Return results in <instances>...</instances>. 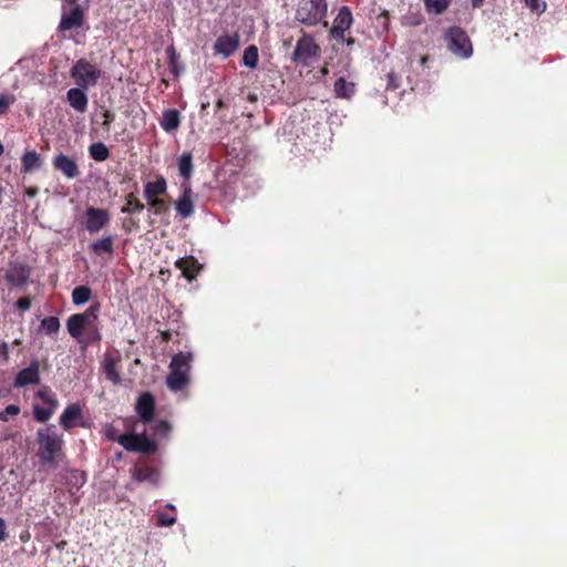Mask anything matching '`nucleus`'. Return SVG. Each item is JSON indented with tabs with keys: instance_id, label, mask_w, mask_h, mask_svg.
<instances>
[{
	"instance_id": "obj_1",
	"label": "nucleus",
	"mask_w": 567,
	"mask_h": 567,
	"mask_svg": "<svg viewBox=\"0 0 567 567\" xmlns=\"http://www.w3.org/2000/svg\"><path fill=\"white\" fill-rule=\"evenodd\" d=\"M39 443L38 456L44 464H54L61 457L63 435L59 434L54 425L40 429L37 433Z\"/></svg>"
},
{
	"instance_id": "obj_2",
	"label": "nucleus",
	"mask_w": 567,
	"mask_h": 567,
	"mask_svg": "<svg viewBox=\"0 0 567 567\" xmlns=\"http://www.w3.org/2000/svg\"><path fill=\"white\" fill-rule=\"evenodd\" d=\"M193 361L192 352L176 353L169 363V373L166 378V384L173 392L183 390L190 380V367Z\"/></svg>"
},
{
	"instance_id": "obj_3",
	"label": "nucleus",
	"mask_w": 567,
	"mask_h": 567,
	"mask_svg": "<svg viewBox=\"0 0 567 567\" xmlns=\"http://www.w3.org/2000/svg\"><path fill=\"white\" fill-rule=\"evenodd\" d=\"M104 435L111 441H117L126 451L152 454L156 451V444L144 434L118 435L117 430L111 425L105 426Z\"/></svg>"
},
{
	"instance_id": "obj_4",
	"label": "nucleus",
	"mask_w": 567,
	"mask_h": 567,
	"mask_svg": "<svg viewBox=\"0 0 567 567\" xmlns=\"http://www.w3.org/2000/svg\"><path fill=\"white\" fill-rule=\"evenodd\" d=\"M328 4L326 0H299L296 19L306 25H316L326 19Z\"/></svg>"
},
{
	"instance_id": "obj_5",
	"label": "nucleus",
	"mask_w": 567,
	"mask_h": 567,
	"mask_svg": "<svg viewBox=\"0 0 567 567\" xmlns=\"http://www.w3.org/2000/svg\"><path fill=\"white\" fill-rule=\"evenodd\" d=\"M70 74L78 87L89 90L97 84L101 70L85 59H80L70 70Z\"/></svg>"
},
{
	"instance_id": "obj_6",
	"label": "nucleus",
	"mask_w": 567,
	"mask_h": 567,
	"mask_svg": "<svg viewBox=\"0 0 567 567\" xmlns=\"http://www.w3.org/2000/svg\"><path fill=\"white\" fill-rule=\"evenodd\" d=\"M445 42L450 52L461 59L473 54V47L467 34L460 28H451L445 33Z\"/></svg>"
},
{
	"instance_id": "obj_7",
	"label": "nucleus",
	"mask_w": 567,
	"mask_h": 567,
	"mask_svg": "<svg viewBox=\"0 0 567 567\" xmlns=\"http://www.w3.org/2000/svg\"><path fill=\"white\" fill-rule=\"evenodd\" d=\"M35 398L42 401L41 404L33 405V415L38 422L44 423L51 419L59 406V401L49 386H41L35 393Z\"/></svg>"
},
{
	"instance_id": "obj_8",
	"label": "nucleus",
	"mask_w": 567,
	"mask_h": 567,
	"mask_svg": "<svg viewBox=\"0 0 567 567\" xmlns=\"http://www.w3.org/2000/svg\"><path fill=\"white\" fill-rule=\"evenodd\" d=\"M320 54V49L316 44L312 37L303 34L297 42L293 50V60L303 65H308L310 61L317 60Z\"/></svg>"
},
{
	"instance_id": "obj_9",
	"label": "nucleus",
	"mask_w": 567,
	"mask_h": 567,
	"mask_svg": "<svg viewBox=\"0 0 567 567\" xmlns=\"http://www.w3.org/2000/svg\"><path fill=\"white\" fill-rule=\"evenodd\" d=\"M95 319L96 309L90 308L83 313H76L71 316L68 319L66 329L74 339L81 341L84 329L91 326Z\"/></svg>"
},
{
	"instance_id": "obj_10",
	"label": "nucleus",
	"mask_w": 567,
	"mask_h": 567,
	"mask_svg": "<svg viewBox=\"0 0 567 567\" xmlns=\"http://www.w3.org/2000/svg\"><path fill=\"white\" fill-rule=\"evenodd\" d=\"M84 226L91 234L99 233L110 223V214L106 209L89 207L84 214Z\"/></svg>"
},
{
	"instance_id": "obj_11",
	"label": "nucleus",
	"mask_w": 567,
	"mask_h": 567,
	"mask_svg": "<svg viewBox=\"0 0 567 567\" xmlns=\"http://www.w3.org/2000/svg\"><path fill=\"white\" fill-rule=\"evenodd\" d=\"M353 18L348 7L340 8L337 17L333 20V24L330 34L333 39L339 42H344V33L352 25Z\"/></svg>"
},
{
	"instance_id": "obj_12",
	"label": "nucleus",
	"mask_w": 567,
	"mask_h": 567,
	"mask_svg": "<svg viewBox=\"0 0 567 567\" xmlns=\"http://www.w3.org/2000/svg\"><path fill=\"white\" fill-rule=\"evenodd\" d=\"M40 383V363L34 360L29 367L20 370L13 381L14 388H24Z\"/></svg>"
},
{
	"instance_id": "obj_13",
	"label": "nucleus",
	"mask_w": 567,
	"mask_h": 567,
	"mask_svg": "<svg viewBox=\"0 0 567 567\" xmlns=\"http://www.w3.org/2000/svg\"><path fill=\"white\" fill-rule=\"evenodd\" d=\"M59 423L66 431L78 425L84 426L81 405L79 403L69 404L60 415Z\"/></svg>"
},
{
	"instance_id": "obj_14",
	"label": "nucleus",
	"mask_w": 567,
	"mask_h": 567,
	"mask_svg": "<svg viewBox=\"0 0 567 567\" xmlns=\"http://www.w3.org/2000/svg\"><path fill=\"white\" fill-rule=\"evenodd\" d=\"M239 47V35L237 33H226L217 38L214 44V52L223 58H228L235 53Z\"/></svg>"
},
{
	"instance_id": "obj_15",
	"label": "nucleus",
	"mask_w": 567,
	"mask_h": 567,
	"mask_svg": "<svg viewBox=\"0 0 567 567\" xmlns=\"http://www.w3.org/2000/svg\"><path fill=\"white\" fill-rule=\"evenodd\" d=\"M52 164L56 171L62 173L69 179H73L80 174L76 162L62 153L54 157Z\"/></svg>"
},
{
	"instance_id": "obj_16",
	"label": "nucleus",
	"mask_w": 567,
	"mask_h": 567,
	"mask_svg": "<svg viewBox=\"0 0 567 567\" xmlns=\"http://www.w3.org/2000/svg\"><path fill=\"white\" fill-rule=\"evenodd\" d=\"M177 214L188 218L194 214L193 192L188 185H183V193L175 203Z\"/></svg>"
},
{
	"instance_id": "obj_17",
	"label": "nucleus",
	"mask_w": 567,
	"mask_h": 567,
	"mask_svg": "<svg viewBox=\"0 0 567 567\" xmlns=\"http://www.w3.org/2000/svg\"><path fill=\"white\" fill-rule=\"evenodd\" d=\"M85 89L72 87L66 92V101L76 112L84 113L87 110L89 99Z\"/></svg>"
},
{
	"instance_id": "obj_18",
	"label": "nucleus",
	"mask_w": 567,
	"mask_h": 567,
	"mask_svg": "<svg viewBox=\"0 0 567 567\" xmlns=\"http://www.w3.org/2000/svg\"><path fill=\"white\" fill-rule=\"evenodd\" d=\"M83 24V12L79 6L74 7L70 12H63L60 21V30L68 31L73 28H80Z\"/></svg>"
},
{
	"instance_id": "obj_19",
	"label": "nucleus",
	"mask_w": 567,
	"mask_h": 567,
	"mask_svg": "<svg viewBox=\"0 0 567 567\" xmlns=\"http://www.w3.org/2000/svg\"><path fill=\"white\" fill-rule=\"evenodd\" d=\"M175 265L189 281L193 280L202 269V266L194 257L179 258L176 260Z\"/></svg>"
},
{
	"instance_id": "obj_20",
	"label": "nucleus",
	"mask_w": 567,
	"mask_h": 567,
	"mask_svg": "<svg viewBox=\"0 0 567 567\" xmlns=\"http://www.w3.org/2000/svg\"><path fill=\"white\" fill-rule=\"evenodd\" d=\"M136 411L144 422H150L154 413V400L151 394H142L136 403Z\"/></svg>"
},
{
	"instance_id": "obj_21",
	"label": "nucleus",
	"mask_w": 567,
	"mask_h": 567,
	"mask_svg": "<svg viewBox=\"0 0 567 567\" xmlns=\"http://www.w3.org/2000/svg\"><path fill=\"white\" fill-rule=\"evenodd\" d=\"M132 477L137 482L156 484L159 480V473L157 470L150 466H136L132 470Z\"/></svg>"
},
{
	"instance_id": "obj_22",
	"label": "nucleus",
	"mask_w": 567,
	"mask_h": 567,
	"mask_svg": "<svg viewBox=\"0 0 567 567\" xmlns=\"http://www.w3.org/2000/svg\"><path fill=\"white\" fill-rule=\"evenodd\" d=\"M159 124L161 127L167 133L176 131L181 125L179 112L177 110L165 111Z\"/></svg>"
},
{
	"instance_id": "obj_23",
	"label": "nucleus",
	"mask_w": 567,
	"mask_h": 567,
	"mask_svg": "<svg viewBox=\"0 0 567 567\" xmlns=\"http://www.w3.org/2000/svg\"><path fill=\"white\" fill-rule=\"evenodd\" d=\"M42 165L40 155L34 150L25 151L21 157L22 171L25 173L39 169Z\"/></svg>"
},
{
	"instance_id": "obj_24",
	"label": "nucleus",
	"mask_w": 567,
	"mask_h": 567,
	"mask_svg": "<svg viewBox=\"0 0 567 567\" xmlns=\"http://www.w3.org/2000/svg\"><path fill=\"white\" fill-rule=\"evenodd\" d=\"M167 185L164 178H158L154 182H148L144 188V197L146 200L158 198L166 192Z\"/></svg>"
},
{
	"instance_id": "obj_25",
	"label": "nucleus",
	"mask_w": 567,
	"mask_h": 567,
	"mask_svg": "<svg viewBox=\"0 0 567 567\" xmlns=\"http://www.w3.org/2000/svg\"><path fill=\"white\" fill-rule=\"evenodd\" d=\"M334 92L338 97L349 99L354 94V84L340 78L334 83Z\"/></svg>"
},
{
	"instance_id": "obj_26",
	"label": "nucleus",
	"mask_w": 567,
	"mask_h": 567,
	"mask_svg": "<svg viewBox=\"0 0 567 567\" xmlns=\"http://www.w3.org/2000/svg\"><path fill=\"white\" fill-rule=\"evenodd\" d=\"M103 371L107 380L114 384L121 381L120 374L116 371V361L114 358L106 357L103 362Z\"/></svg>"
},
{
	"instance_id": "obj_27",
	"label": "nucleus",
	"mask_w": 567,
	"mask_h": 567,
	"mask_svg": "<svg viewBox=\"0 0 567 567\" xmlns=\"http://www.w3.org/2000/svg\"><path fill=\"white\" fill-rule=\"evenodd\" d=\"M91 249L95 255L112 254L113 252V239L111 236L103 237L91 244Z\"/></svg>"
},
{
	"instance_id": "obj_28",
	"label": "nucleus",
	"mask_w": 567,
	"mask_h": 567,
	"mask_svg": "<svg viewBox=\"0 0 567 567\" xmlns=\"http://www.w3.org/2000/svg\"><path fill=\"white\" fill-rule=\"evenodd\" d=\"M178 171L184 178H189L193 173V156L190 153H183L178 159Z\"/></svg>"
},
{
	"instance_id": "obj_29",
	"label": "nucleus",
	"mask_w": 567,
	"mask_h": 567,
	"mask_svg": "<svg viewBox=\"0 0 567 567\" xmlns=\"http://www.w3.org/2000/svg\"><path fill=\"white\" fill-rule=\"evenodd\" d=\"M28 272L22 267H13L7 274V279L14 286H21L27 281Z\"/></svg>"
},
{
	"instance_id": "obj_30",
	"label": "nucleus",
	"mask_w": 567,
	"mask_h": 567,
	"mask_svg": "<svg viewBox=\"0 0 567 567\" xmlns=\"http://www.w3.org/2000/svg\"><path fill=\"white\" fill-rule=\"evenodd\" d=\"M451 0H424L425 9L431 14H441L450 6Z\"/></svg>"
},
{
	"instance_id": "obj_31",
	"label": "nucleus",
	"mask_w": 567,
	"mask_h": 567,
	"mask_svg": "<svg viewBox=\"0 0 567 567\" xmlns=\"http://www.w3.org/2000/svg\"><path fill=\"white\" fill-rule=\"evenodd\" d=\"M259 61L258 49L255 45H250L245 49L243 54V64L247 68L255 69Z\"/></svg>"
},
{
	"instance_id": "obj_32",
	"label": "nucleus",
	"mask_w": 567,
	"mask_h": 567,
	"mask_svg": "<svg viewBox=\"0 0 567 567\" xmlns=\"http://www.w3.org/2000/svg\"><path fill=\"white\" fill-rule=\"evenodd\" d=\"M91 289L86 286L75 287L72 291V301L74 305L80 306L87 302L91 298Z\"/></svg>"
},
{
	"instance_id": "obj_33",
	"label": "nucleus",
	"mask_w": 567,
	"mask_h": 567,
	"mask_svg": "<svg viewBox=\"0 0 567 567\" xmlns=\"http://www.w3.org/2000/svg\"><path fill=\"white\" fill-rule=\"evenodd\" d=\"M90 155L93 159L103 162L109 157V150L103 143H94L90 146Z\"/></svg>"
},
{
	"instance_id": "obj_34",
	"label": "nucleus",
	"mask_w": 567,
	"mask_h": 567,
	"mask_svg": "<svg viewBox=\"0 0 567 567\" xmlns=\"http://www.w3.org/2000/svg\"><path fill=\"white\" fill-rule=\"evenodd\" d=\"M41 329L47 334L56 333L60 329V321L56 317H47L41 321Z\"/></svg>"
},
{
	"instance_id": "obj_35",
	"label": "nucleus",
	"mask_w": 567,
	"mask_h": 567,
	"mask_svg": "<svg viewBox=\"0 0 567 567\" xmlns=\"http://www.w3.org/2000/svg\"><path fill=\"white\" fill-rule=\"evenodd\" d=\"M147 204H148L151 210L155 215L165 213L168 208L167 205L165 204V202L161 198H154V199L147 200Z\"/></svg>"
},
{
	"instance_id": "obj_36",
	"label": "nucleus",
	"mask_w": 567,
	"mask_h": 567,
	"mask_svg": "<svg viewBox=\"0 0 567 567\" xmlns=\"http://www.w3.org/2000/svg\"><path fill=\"white\" fill-rule=\"evenodd\" d=\"M525 4L536 14H542L547 8L546 2L543 0H525Z\"/></svg>"
},
{
	"instance_id": "obj_37",
	"label": "nucleus",
	"mask_w": 567,
	"mask_h": 567,
	"mask_svg": "<svg viewBox=\"0 0 567 567\" xmlns=\"http://www.w3.org/2000/svg\"><path fill=\"white\" fill-rule=\"evenodd\" d=\"M144 209V205L137 200L128 199L125 207L122 208L124 214L141 213Z\"/></svg>"
},
{
	"instance_id": "obj_38",
	"label": "nucleus",
	"mask_w": 567,
	"mask_h": 567,
	"mask_svg": "<svg viewBox=\"0 0 567 567\" xmlns=\"http://www.w3.org/2000/svg\"><path fill=\"white\" fill-rule=\"evenodd\" d=\"M14 101L16 97L12 94H0V114L6 113Z\"/></svg>"
},
{
	"instance_id": "obj_39",
	"label": "nucleus",
	"mask_w": 567,
	"mask_h": 567,
	"mask_svg": "<svg viewBox=\"0 0 567 567\" xmlns=\"http://www.w3.org/2000/svg\"><path fill=\"white\" fill-rule=\"evenodd\" d=\"M19 413L20 408L16 404H10L2 412H0V420L7 422L11 416H16Z\"/></svg>"
},
{
	"instance_id": "obj_40",
	"label": "nucleus",
	"mask_w": 567,
	"mask_h": 567,
	"mask_svg": "<svg viewBox=\"0 0 567 567\" xmlns=\"http://www.w3.org/2000/svg\"><path fill=\"white\" fill-rule=\"evenodd\" d=\"M176 518L174 516H167L166 514H161L158 516V525L161 526H172L175 523Z\"/></svg>"
},
{
	"instance_id": "obj_41",
	"label": "nucleus",
	"mask_w": 567,
	"mask_h": 567,
	"mask_svg": "<svg viewBox=\"0 0 567 567\" xmlns=\"http://www.w3.org/2000/svg\"><path fill=\"white\" fill-rule=\"evenodd\" d=\"M17 308L22 310V311H27L30 309L31 307V300L30 298L28 297H24V298H20L17 303H16Z\"/></svg>"
},
{
	"instance_id": "obj_42",
	"label": "nucleus",
	"mask_w": 567,
	"mask_h": 567,
	"mask_svg": "<svg viewBox=\"0 0 567 567\" xmlns=\"http://www.w3.org/2000/svg\"><path fill=\"white\" fill-rule=\"evenodd\" d=\"M171 431V426L167 422L162 421L156 425V432L159 435H166Z\"/></svg>"
},
{
	"instance_id": "obj_43",
	"label": "nucleus",
	"mask_w": 567,
	"mask_h": 567,
	"mask_svg": "<svg viewBox=\"0 0 567 567\" xmlns=\"http://www.w3.org/2000/svg\"><path fill=\"white\" fill-rule=\"evenodd\" d=\"M0 355H2L4 360L8 359V344L6 342L0 344Z\"/></svg>"
},
{
	"instance_id": "obj_44",
	"label": "nucleus",
	"mask_w": 567,
	"mask_h": 567,
	"mask_svg": "<svg viewBox=\"0 0 567 567\" xmlns=\"http://www.w3.org/2000/svg\"><path fill=\"white\" fill-rule=\"evenodd\" d=\"M6 537V523L2 518H0V540H3Z\"/></svg>"
},
{
	"instance_id": "obj_45",
	"label": "nucleus",
	"mask_w": 567,
	"mask_h": 567,
	"mask_svg": "<svg viewBox=\"0 0 567 567\" xmlns=\"http://www.w3.org/2000/svg\"><path fill=\"white\" fill-rule=\"evenodd\" d=\"M388 78H389L388 87L396 89V87H398V84H396V83H395V81H394V78H395V76H394V74L390 73V74L388 75Z\"/></svg>"
},
{
	"instance_id": "obj_46",
	"label": "nucleus",
	"mask_w": 567,
	"mask_h": 567,
	"mask_svg": "<svg viewBox=\"0 0 567 567\" xmlns=\"http://www.w3.org/2000/svg\"><path fill=\"white\" fill-rule=\"evenodd\" d=\"M484 0H472L473 7H481L483 4Z\"/></svg>"
},
{
	"instance_id": "obj_47",
	"label": "nucleus",
	"mask_w": 567,
	"mask_h": 567,
	"mask_svg": "<svg viewBox=\"0 0 567 567\" xmlns=\"http://www.w3.org/2000/svg\"><path fill=\"white\" fill-rule=\"evenodd\" d=\"M421 23V20L419 17H416L415 19H412V21L410 22V24H413V25H417Z\"/></svg>"
},
{
	"instance_id": "obj_48",
	"label": "nucleus",
	"mask_w": 567,
	"mask_h": 567,
	"mask_svg": "<svg viewBox=\"0 0 567 567\" xmlns=\"http://www.w3.org/2000/svg\"><path fill=\"white\" fill-rule=\"evenodd\" d=\"M3 153V145L0 143V155Z\"/></svg>"
},
{
	"instance_id": "obj_49",
	"label": "nucleus",
	"mask_w": 567,
	"mask_h": 567,
	"mask_svg": "<svg viewBox=\"0 0 567 567\" xmlns=\"http://www.w3.org/2000/svg\"><path fill=\"white\" fill-rule=\"evenodd\" d=\"M168 508H171V509H175V506H174V505H172V504H169V505H168Z\"/></svg>"
},
{
	"instance_id": "obj_50",
	"label": "nucleus",
	"mask_w": 567,
	"mask_h": 567,
	"mask_svg": "<svg viewBox=\"0 0 567 567\" xmlns=\"http://www.w3.org/2000/svg\"><path fill=\"white\" fill-rule=\"evenodd\" d=\"M70 3H74L76 0H66Z\"/></svg>"
}]
</instances>
